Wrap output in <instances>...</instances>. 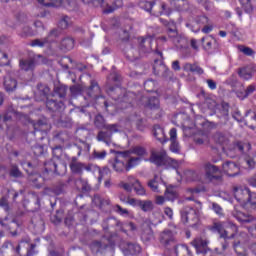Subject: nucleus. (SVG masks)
Returning <instances> with one entry per match:
<instances>
[{"label": "nucleus", "instance_id": "nucleus-1", "mask_svg": "<svg viewBox=\"0 0 256 256\" xmlns=\"http://www.w3.org/2000/svg\"><path fill=\"white\" fill-rule=\"evenodd\" d=\"M199 215V210L190 206H185L181 210L182 223H189L191 227H195V225L199 223Z\"/></svg>", "mask_w": 256, "mask_h": 256}, {"label": "nucleus", "instance_id": "nucleus-2", "mask_svg": "<svg viewBox=\"0 0 256 256\" xmlns=\"http://www.w3.org/2000/svg\"><path fill=\"white\" fill-rule=\"evenodd\" d=\"M229 229L232 230V234L229 236V231L223 229V224L221 222H216L212 225V231H217L220 235V239H235V235H237V232L239 231V228H237V225H235L232 222L228 223Z\"/></svg>", "mask_w": 256, "mask_h": 256}, {"label": "nucleus", "instance_id": "nucleus-3", "mask_svg": "<svg viewBox=\"0 0 256 256\" xmlns=\"http://www.w3.org/2000/svg\"><path fill=\"white\" fill-rule=\"evenodd\" d=\"M205 178L210 183H219L222 181L221 175H219V167L207 162L204 164Z\"/></svg>", "mask_w": 256, "mask_h": 256}, {"label": "nucleus", "instance_id": "nucleus-4", "mask_svg": "<svg viewBox=\"0 0 256 256\" xmlns=\"http://www.w3.org/2000/svg\"><path fill=\"white\" fill-rule=\"evenodd\" d=\"M167 35H168V39H171V41L177 47H185V45H187V39H185L183 35L179 34L175 26L167 29Z\"/></svg>", "mask_w": 256, "mask_h": 256}, {"label": "nucleus", "instance_id": "nucleus-5", "mask_svg": "<svg viewBox=\"0 0 256 256\" xmlns=\"http://www.w3.org/2000/svg\"><path fill=\"white\" fill-rule=\"evenodd\" d=\"M123 151L117 152L118 157L114 158L113 160H109V164L111 167L116 171V173H123L127 171V163H125V156Z\"/></svg>", "mask_w": 256, "mask_h": 256}, {"label": "nucleus", "instance_id": "nucleus-6", "mask_svg": "<svg viewBox=\"0 0 256 256\" xmlns=\"http://www.w3.org/2000/svg\"><path fill=\"white\" fill-rule=\"evenodd\" d=\"M169 156H167V152L165 150H160L159 152L153 151L151 153L150 161L157 165V167H163V165H167V161Z\"/></svg>", "mask_w": 256, "mask_h": 256}, {"label": "nucleus", "instance_id": "nucleus-7", "mask_svg": "<svg viewBox=\"0 0 256 256\" xmlns=\"http://www.w3.org/2000/svg\"><path fill=\"white\" fill-rule=\"evenodd\" d=\"M249 195H251V190H249V188H234V197L238 203H241L242 205H247V202L249 201Z\"/></svg>", "mask_w": 256, "mask_h": 256}, {"label": "nucleus", "instance_id": "nucleus-8", "mask_svg": "<svg viewBox=\"0 0 256 256\" xmlns=\"http://www.w3.org/2000/svg\"><path fill=\"white\" fill-rule=\"evenodd\" d=\"M87 95L90 103H97L98 99H103V96L101 95V88L95 81L91 82V86L87 91Z\"/></svg>", "mask_w": 256, "mask_h": 256}, {"label": "nucleus", "instance_id": "nucleus-9", "mask_svg": "<svg viewBox=\"0 0 256 256\" xmlns=\"http://www.w3.org/2000/svg\"><path fill=\"white\" fill-rule=\"evenodd\" d=\"M160 243L164 245V247H175L177 245V241L175 240V236L171 230H164L160 234Z\"/></svg>", "mask_w": 256, "mask_h": 256}, {"label": "nucleus", "instance_id": "nucleus-10", "mask_svg": "<svg viewBox=\"0 0 256 256\" xmlns=\"http://www.w3.org/2000/svg\"><path fill=\"white\" fill-rule=\"evenodd\" d=\"M137 42L139 53H151L153 49V37L138 38Z\"/></svg>", "mask_w": 256, "mask_h": 256}, {"label": "nucleus", "instance_id": "nucleus-11", "mask_svg": "<svg viewBox=\"0 0 256 256\" xmlns=\"http://www.w3.org/2000/svg\"><path fill=\"white\" fill-rule=\"evenodd\" d=\"M222 169L229 177H237L240 172L239 165L233 161H226L222 165Z\"/></svg>", "mask_w": 256, "mask_h": 256}, {"label": "nucleus", "instance_id": "nucleus-12", "mask_svg": "<svg viewBox=\"0 0 256 256\" xmlns=\"http://www.w3.org/2000/svg\"><path fill=\"white\" fill-rule=\"evenodd\" d=\"M171 8L167 7L166 3L155 4L152 6L151 15L154 17H161V15H171Z\"/></svg>", "mask_w": 256, "mask_h": 256}, {"label": "nucleus", "instance_id": "nucleus-13", "mask_svg": "<svg viewBox=\"0 0 256 256\" xmlns=\"http://www.w3.org/2000/svg\"><path fill=\"white\" fill-rule=\"evenodd\" d=\"M211 20L207 16H198L195 19L196 27L195 24L192 23H187L186 26L191 29L194 33H199L201 31V27H204V25H207Z\"/></svg>", "mask_w": 256, "mask_h": 256}, {"label": "nucleus", "instance_id": "nucleus-14", "mask_svg": "<svg viewBox=\"0 0 256 256\" xmlns=\"http://www.w3.org/2000/svg\"><path fill=\"white\" fill-rule=\"evenodd\" d=\"M70 170L75 175H83V171H85V164L77 160V157H72L69 163Z\"/></svg>", "mask_w": 256, "mask_h": 256}, {"label": "nucleus", "instance_id": "nucleus-15", "mask_svg": "<svg viewBox=\"0 0 256 256\" xmlns=\"http://www.w3.org/2000/svg\"><path fill=\"white\" fill-rule=\"evenodd\" d=\"M154 74L158 75L159 77H167L169 75V69L162 60H155L153 65Z\"/></svg>", "mask_w": 256, "mask_h": 256}, {"label": "nucleus", "instance_id": "nucleus-16", "mask_svg": "<svg viewBox=\"0 0 256 256\" xmlns=\"http://www.w3.org/2000/svg\"><path fill=\"white\" fill-rule=\"evenodd\" d=\"M121 155L124 157H129L130 155H137L136 157H145L147 155V150L143 146H135L132 147L130 150L123 151Z\"/></svg>", "mask_w": 256, "mask_h": 256}, {"label": "nucleus", "instance_id": "nucleus-17", "mask_svg": "<svg viewBox=\"0 0 256 256\" xmlns=\"http://www.w3.org/2000/svg\"><path fill=\"white\" fill-rule=\"evenodd\" d=\"M191 245L195 247L197 253H206L207 245H209V240L203 238H196L191 242Z\"/></svg>", "mask_w": 256, "mask_h": 256}, {"label": "nucleus", "instance_id": "nucleus-18", "mask_svg": "<svg viewBox=\"0 0 256 256\" xmlns=\"http://www.w3.org/2000/svg\"><path fill=\"white\" fill-rule=\"evenodd\" d=\"M170 141H171L170 151H172V153H179L181 146H179V142L177 141V129L176 128H172L170 130Z\"/></svg>", "mask_w": 256, "mask_h": 256}, {"label": "nucleus", "instance_id": "nucleus-19", "mask_svg": "<svg viewBox=\"0 0 256 256\" xmlns=\"http://www.w3.org/2000/svg\"><path fill=\"white\" fill-rule=\"evenodd\" d=\"M75 187L78 191H82V193H89L91 191V185L86 179L79 177L75 180Z\"/></svg>", "mask_w": 256, "mask_h": 256}, {"label": "nucleus", "instance_id": "nucleus-20", "mask_svg": "<svg viewBox=\"0 0 256 256\" xmlns=\"http://www.w3.org/2000/svg\"><path fill=\"white\" fill-rule=\"evenodd\" d=\"M253 73H255V69L251 66H245L238 69V75L244 81H249L253 77Z\"/></svg>", "mask_w": 256, "mask_h": 256}, {"label": "nucleus", "instance_id": "nucleus-21", "mask_svg": "<svg viewBox=\"0 0 256 256\" xmlns=\"http://www.w3.org/2000/svg\"><path fill=\"white\" fill-rule=\"evenodd\" d=\"M124 255H139L141 253V246L135 243H127L123 249Z\"/></svg>", "mask_w": 256, "mask_h": 256}, {"label": "nucleus", "instance_id": "nucleus-22", "mask_svg": "<svg viewBox=\"0 0 256 256\" xmlns=\"http://www.w3.org/2000/svg\"><path fill=\"white\" fill-rule=\"evenodd\" d=\"M4 89L7 93H13L17 89V80L13 79L11 76H6L4 78Z\"/></svg>", "mask_w": 256, "mask_h": 256}, {"label": "nucleus", "instance_id": "nucleus-23", "mask_svg": "<svg viewBox=\"0 0 256 256\" xmlns=\"http://www.w3.org/2000/svg\"><path fill=\"white\" fill-rule=\"evenodd\" d=\"M153 135L160 143H167L168 141L167 136H165V130L159 125L154 126Z\"/></svg>", "mask_w": 256, "mask_h": 256}, {"label": "nucleus", "instance_id": "nucleus-24", "mask_svg": "<svg viewBox=\"0 0 256 256\" xmlns=\"http://www.w3.org/2000/svg\"><path fill=\"white\" fill-rule=\"evenodd\" d=\"M124 159H127L126 171H131L133 167H137V165L141 163V157H134L132 154L129 156H124Z\"/></svg>", "mask_w": 256, "mask_h": 256}, {"label": "nucleus", "instance_id": "nucleus-25", "mask_svg": "<svg viewBox=\"0 0 256 256\" xmlns=\"http://www.w3.org/2000/svg\"><path fill=\"white\" fill-rule=\"evenodd\" d=\"M212 139L217 145H227L229 143V138L222 132H216Z\"/></svg>", "mask_w": 256, "mask_h": 256}, {"label": "nucleus", "instance_id": "nucleus-26", "mask_svg": "<svg viewBox=\"0 0 256 256\" xmlns=\"http://www.w3.org/2000/svg\"><path fill=\"white\" fill-rule=\"evenodd\" d=\"M75 47V40L71 37L64 38L60 43V49L62 51H71Z\"/></svg>", "mask_w": 256, "mask_h": 256}, {"label": "nucleus", "instance_id": "nucleus-27", "mask_svg": "<svg viewBox=\"0 0 256 256\" xmlns=\"http://www.w3.org/2000/svg\"><path fill=\"white\" fill-rule=\"evenodd\" d=\"M45 167V173H55L56 175H61V172H59V169H57V162L55 160H48L44 164Z\"/></svg>", "mask_w": 256, "mask_h": 256}, {"label": "nucleus", "instance_id": "nucleus-28", "mask_svg": "<svg viewBox=\"0 0 256 256\" xmlns=\"http://www.w3.org/2000/svg\"><path fill=\"white\" fill-rule=\"evenodd\" d=\"M65 106V104H63L62 101H55V100H47L46 101V107L47 109H49V111H61V109H63V107Z\"/></svg>", "mask_w": 256, "mask_h": 256}, {"label": "nucleus", "instance_id": "nucleus-29", "mask_svg": "<svg viewBox=\"0 0 256 256\" xmlns=\"http://www.w3.org/2000/svg\"><path fill=\"white\" fill-rule=\"evenodd\" d=\"M19 67L22 71H33L35 69V60H20Z\"/></svg>", "mask_w": 256, "mask_h": 256}, {"label": "nucleus", "instance_id": "nucleus-30", "mask_svg": "<svg viewBox=\"0 0 256 256\" xmlns=\"http://www.w3.org/2000/svg\"><path fill=\"white\" fill-rule=\"evenodd\" d=\"M145 107H148V109H151V111H158V113H161V109L159 108V98L157 97L149 98L148 102L145 104Z\"/></svg>", "mask_w": 256, "mask_h": 256}, {"label": "nucleus", "instance_id": "nucleus-31", "mask_svg": "<svg viewBox=\"0 0 256 256\" xmlns=\"http://www.w3.org/2000/svg\"><path fill=\"white\" fill-rule=\"evenodd\" d=\"M111 133L109 131H100L97 135V141H102L106 145H111Z\"/></svg>", "mask_w": 256, "mask_h": 256}, {"label": "nucleus", "instance_id": "nucleus-32", "mask_svg": "<svg viewBox=\"0 0 256 256\" xmlns=\"http://www.w3.org/2000/svg\"><path fill=\"white\" fill-rule=\"evenodd\" d=\"M140 209L144 211V213H149L155 209V204L151 200H140Z\"/></svg>", "mask_w": 256, "mask_h": 256}, {"label": "nucleus", "instance_id": "nucleus-33", "mask_svg": "<svg viewBox=\"0 0 256 256\" xmlns=\"http://www.w3.org/2000/svg\"><path fill=\"white\" fill-rule=\"evenodd\" d=\"M50 126L47 123V119L38 120L36 123H34V131H49Z\"/></svg>", "mask_w": 256, "mask_h": 256}, {"label": "nucleus", "instance_id": "nucleus-34", "mask_svg": "<svg viewBox=\"0 0 256 256\" xmlns=\"http://www.w3.org/2000/svg\"><path fill=\"white\" fill-rule=\"evenodd\" d=\"M184 71H190L191 73H197V75H203V68L197 64L186 63L184 65Z\"/></svg>", "mask_w": 256, "mask_h": 256}, {"label": "nucleus", "instance_id": "nucleus-35", "mask_svg": "<svg viewBox=\"0 0 256 256\" xmlns=\"http://www.w3.org/2000/svg\"><path fill=\"white\" fill-rule=\"evenodd\" d=\"M233 217L237 219L240 223H250L251 219H249V216L245 215V213L239 211V210H234L232 212Z\"/></svg>", "mask_w": 256, "mask_h": 256}, {"label": "nucleus", "instance_id": "nucleus-36", "mask_svg": "<svg viewBox=\"0 0 256 256\" xmlns=\"http://www.w3.org/2000/svg\"><path fill=\"white\" fill-rule=\"evenodd\" d=\"M73 25V21H71V18L67 15H62L60 17V21L58 23V27L60 29H68V27H71Z\"/></svg>", "mask_w": 256, "mask_h": 256}, {"label": "nucleus", "instance_id": "nucleus-37", "mask_svg": "<svg viewBox=\"0 0 256 256\" xmlns=\"http://www.w3.org/2000/svg\"><path fill=\"white\" fill-rule=\"evenodd\" d=\"M184 175L187 181H199L201 179V175L195 170H187L184 172Z\"/></svg>", "mask_w": 256, "mask_h": 256}, {"label": "nucleus", "instance_id": "nucleus-38", "mask_svg": "<svg viewBox=\"0 0 256 256\" xmlns=\"http://www.w3.org/2000/svg\"><path fill=\"white\" fill-rule=\"evenodd\" d=\"M201 42L206 51H211V49H213V44L215 43V38L209 36L203 37Z\"/></svg>", "mask_w": 256, "mask_h": 256}, {"label": "nucleus", "instance_id": "nucleus-39", "mask_svg": "<svg viewBox=\"0 0 256 256\" xmlns=\"http://www.w3.org/2000/svg\"><path fill=\"white\" fill-rule=\"evenodd\" d=\"M96 171H98L99 173V177H98V181L99 183H101V181H103V179H105V177H111V169L104 167V168H99V167H95Z\"/></svg>", "mask_w": 256, "mask_h": 256}, {"label": "nucleus", "instance_id": "nucleus-40", "mask_svg": "<svg viewBox=\"0 0 256 256\" xmlns=\"http://www.w3.org/2000/svg\"><path fill=\"white\" fill-rule=\"evenodd\" d=\"M201 189L199 188H188L186 190V201H195V195H199Z\"/></svg>", "mask_w": 256, "mask_h": 256}, {"label": "nucleus", "instance_id": "nucleus-41", "mask_svg": "<svg viewBox=\"0 0 256 256\" xmlns=\"http://www.w3.org/2000/svg\"><path fill=\"white\" fill-rule=\"evenodd\" d=\"M164 195L168 201H175L177 199V190L174 187H168Z\"/></svg>", "mask_w": 256, "mask_h": 256}, {"label": "nucleus", "instance_id": "nucleus-42", "mask_svg": "<svg viewBox=\"0 0 256 256\" xmlns=\"http://www.w3.org/2000/svg\"><path fill=\"white\" fill-rule=\"evenodd\" d=\"M234 149L235 151H239V153H245V150L251 151V144L237 142L236 144H234Z\"/></svg>", "mask_w": 256, "mask_h": 256}, {"label": "nucleus", "instance_id": "nucleus-43", "mask_svg": "<svg viewBox=\"0 0 256 256\" xmlns=\"http://www.w3.org/2000/svg\"><path fill=\"white\" fill-rule=\"evenodd\" d=\"M40 5L44 7H58L61 5V0H37Z\"/></svg>", "mask_w": 256, "mask_h": 256}, {"label": "nucleus", "instance_id": "nucleus-44", "mask_svg": "<svg viewBox=\"0 0 256 256\" xmlns=\"http://www.w3.org/2000/svg\"><path fill=\"white\" fill-rule=\"evenodd\" d=\"M132 189H134L136 195H146L145 188L139 180H135V183H132Z\"/></svg>", "mask_w": 256, "mask_h": 256}, {"label": "nucleus", "instance_id": "nucleus-45", "mask_svg": "<svg viewBox=\"0 0 256 256\" xmlns=\"http://www.w3.org/2000/svg\"><path fill=\"white\" fill-rule=\"evenodd\" d=\"M82 2L86 4L92 3L94 7H107L109 5L107 0H82Z\"/></svg>", "mask_w": 256, "mask_h": 256}, {"label": "nucleus", "instance_id": "nucleus-46", "mask_svg": "<svg viewBox=\"0 0 256 256\" xmlns=\"http://www.w3.org/2000/svg\"><path fill=\"white\" fill-rule=\"evenodd\" d=\"M139 5L141 9H144V11H148V13H151L155 2H151L150 0H142Z\"/></svg>", "mask_w": 256, "mask_h": 256}, {"label": "nucleus", "instance_id": "nucleus-47", "mask_svg": "<svg viewBox=\"0 0 256 256\" xmlns=\"http://www.w3.org/2000/svg\"><path fill=\"white\" fill-rule=\"evenodd\" d=\"M51 92V89L47 85L39 84L38 85V95L41 97H47L49 93Z\"/></svg>", "mask_w": 256, "mask_h": 256}, {"label": "nucleus", "instance_id": "nucleus-48", "mask_svg": "<svg viewBox=\"0 0 256 256\" xmlns=\"http://www.w3.org/2000/svg\"><path fill=\"white\" fill-rule=\"evenodd\" d=\"M171 5L176 7L178 11H183L187 7V1L186 0H174L171 2Z\"/></svg>", "mask_w": 256, "mask_h": 256}, {"label": "nucleus", "instance_id": "nucleus-49", "mask_svg": "<svg viewBox=\"0 0 256 256\" xmlns=\"http://www.w3.org/2000/svg\"><path fill=\"white\" fill-rule=\"evenodd\" d=\"M155 87H157V82L154 80H147L144 83V89L150 93L155 91Z\"/></svg>", "mask_w": 256, "mask_h": 256}, {"label": "nucleus", "instance_id": "nucleus-50", "mask_svg": "<svg viewBox=\"0 0 256 256\" xmlns=\"http://www.w3.org/2000/svg\"><path fill=\"white\" fill-rule=\"evenodd\" d=\"M131 95H133V93L128 92L123 96L119 95L117 98H115V95L111 94V96L115 99V101H118V103H129V99L127 97H131Z\"/></svg>", "mask_w": 256, "mask_h": 256}, {"label": "nucleus", "instance_id": "nucleus-51", "mask_svg": "<svg viewBox=\"0 0 256 256\" xmlns=\"http://www.w3.org/2000/svg\"><path fill=\"white\" fill-rule=\"evenodd\" d=\"M49 43L47 39H35L31 42L32 47H45Z\"/></svg>", "mask_w": 256, "mask_h": 256}, {"label": "nucleus", "instance_id": "nucleus-52", "mask_svg": "<svg viewBox=\"0 0 256 256\" xmlns=\"http://www.w3.org/2000/svg\"><path fill=\"white\" fill-rule=\"evenodd\" d=\"M194 141L196 145H205V143H209V137H207L205 134H202L199 137H195Z\"/></svg>", "mask_w": 256, "mask_h": 256}, {"label": "nucleus", "instance_id": "nucleus-53", "mask_svg": "<svg viewBox=\"0 0 256 256\" xmlns=\"http://www.w3.org/2000/svg\"><path fill=\"white\" fill-rule=\"evenodd\" d=\"M246 205H250L252 209H256V193L255 192H250Z\"/></svg>", "mask_w": 256, "mask_h": 256}, {"label": "nucleus", "instance_id": "nucleus-54", "mask_svg": "<svg viewBox=\"0 0 256 256\" xmlns=\"http://www.w3.org/2000/svg\"><path fill=\"white\" fill-rule=\"evenodd\" d=\"M55 93H56V95H58V97L63 99V97H65V95H67V87L66 86H58L55 88Z\"/></svg>", "mask_w": 256, "mask_h": 256}, {"label": "nucleus", "instance_id": "nucleus-55", "mask_svg": "<svg viewBox=\"0 0 256 256\" xmlns=\"http://www.w3.org/2000/svg\"><path fill=\"white\" fill-rule=\"evenodd\" d=\"M238 51H240V53H243L244 55H248L249 57L255 53L253 49L243 45L238 46Z\"/></svg>", "mask_w": 256, "mask_h": 256}, {"label": "nucleus", "instance_id": "nucleus-56", "mask_svg": "<svg viewBox=\"0 0 256 256\" xmlns=\"http://www.w3.org/2000/svg\"><path fill=\"white\" fill-rule=\"evenodd\" d=\"M92 157L93 159H104L105 157H107V151L102 150V151H97L94 150L92 153Z\"/></svg>", "mask_w": 256, "mask_h": 256}, {"label": "nucleus", "instance_id": "nucleus-57", "mask_svg": "<svg viewBox=\"0 0 256 256\" xmlns=\"http://www.w3.org/2000/svg\"><path fill=\"white\" fill-rule=\"evenodd\" d=\"M106 131L110 132L113 136V133H119V126L117 124H109L104 127Z\"/></svg>", "mask_w": 256, "mask_h": 256}, {"label": "nucleus", "instance_id": "nucleus-58", "mask_svg": "<svg viewBox=\"0 0 256 256\" xmlns=\"http://www.w3.org/2000/svg\"><path fill=\"white\" fill-rule=\"evenodd\" d=\"M179 165H181V162H179L171 157H168L166 167L168 166V167H172L173 169H177L179 167Z\"/></svg>", "mask_w": 256, "mask_h": 256}, {"label": "nucleus", "instance_id": "nucleus-59", "mask_svg": "<svg viewBox=\"0 0 256 256\" xmlns=\"http://www.w3.org/2000/svg\"><path fill=\"white\" fill-rule=\"evenodd\" d=\"M116 213L122 215L123 217H129V210L121 207L120 205H116Z\"/></svg>", "mask_w": 256, "mask_h": 256}, {"label": "nucleus", "instance_id": "nucleus-60", "mask_svg": "<svg viewBox=\"0 0 256 256\" xmlns=\"http://www.w3.org/2000/svg\"><path fill=\"white\" fill-rule=\"evenodd\" d=\"M212 210L216 213V215H220V217L223 216V208L219 204L213 202Z\"/></svg>", "mask_w": 256, "mask_h": 256}, {"label": "nucleus", "instance_id": "nucleus-61", "mask_svg": "<svg viewBox=\"0 0 256 256\" xmlns=\"http://www.w3.org/2000/svg\"><path fill=\"white\" fill-rule=\"evenodd\" d=\"M199 5H202L206 11H211V2L209 0H196Z\"/></svg>", "mask_w": 256, "mask_h": 256}, {"label": "nucleus", "instance_id": "nucleus-62", "mask_svg": "<svg viewBox=\"0 0 256 256\" xmlns=\"http://www.w3.org/2000/svg\"><path fill=\"white\" fill-rule=\"evenodd\" d=\"M70 91L72 95H79L83 91V86L81 85H74L70 87Z\"/></svg>", "mask_w": 256, "mask_h": 256}, {"label": "nucleus", "instance_id": "nucleus-63", "mask_svg": "<svg viewBox=\"0 0 256 256\" xmlns=\"http://www.w3.org/2000/svg\"><path fill=\"white\" fill-rule=\"evenodd\" d=\"M211 31H213V22H211V20L204 25V27L202 28V33L208 34L211 33Z\"/></svg>", "mask_w": 256, "mask_h": 256}, {"label": "nucleus", "instance_id": "nucleus-64", "mask_svg": "<svg viewBox=\"0 0 256 256\" xmlns=\"http://www.w3.org/2000/svg\"><path fill=\"white\" fill-rule=\"evenodd\" d=\"M10 175L12 177H21L22 173L17 166H12L10 170Z\"/></svg>", "mask_w": 256, "mask_h": 256}]
</instances>
